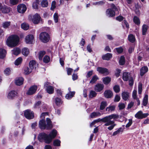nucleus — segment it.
<instances>
[{"instance_id":"obj_1","label":"nucleus","mask_w":149,"mask_h":149,"mask_svg":"<svg viewBox=\"0 0 149 149\" xmlns=\"http://www.w3.org/2000/svg\"><path fill=\"white\" fill-rule=\"evenodd\" d=\"M118 118V116L116 114H113L107 116L105 117L102 118H99L95 120L90 124V126L92 127L96 123L100 122H102L105 123L104 125L105 126H108L113 123V122L111 121V120H115Z\"/></svg>"},{"instance_id":"obj_2","label":"nucleus","mask_w":149,"mask_h":149,"mask_svg":"<svg viewBox=\"0 0 149 149\" xmlns=\"http://www.w3.org/2000/svg\"><path fill=\"white\" fill-rule=\"evenodd\" d=\"M19 41V38L18 36L12 35L8 38L6 43L8 46L12 47L17 46Z\"/></svg>"},{"instance_id":"obj_3","label":"nucleus","mask_w":149,"mask_h":149,"mask_svg":"<svg viewBox=\"0 0 149 149\" xmlns=\"http://www.w3.org/2000/svg\"><path fill=\"white\" fill-rule=\"evenodd\" d=\"M47 113H42L40 116L41 119L39 122V127L41 130H45L47 128V123L45 119V116Z\"/></svg>"},{"instance_id":"obj_4","label":"nucleus","mask_w":149,"mask_h":149,"mask_svg":"<svg viewBox=\"0 0 149 149\" xmlns=\"http://www.w3.org/2000/svg\"><path fill=\"white\" fill-rule=\"evenodd\" d=\"M57 132L56 130H53L50 133L49 135H47V143H49L52 141V139L56 137V135Z\"/></svg>"},{"instance_id":"obj_5","label":"nucleus","mask_w":149,"mask_h":149,"mask_svg":"<svg viewBox=\"0 0 149 149\" xmlns=\"http://www.w3.org/2000/svg\"><path fill=\"white\" fill-rule=\"evenodd\" d=\"M24 115L25 117L29 119L33 118L34 117V114L31 110L27 109L24 111Z\"/></svg>"},{"instance_id":"obj_6","label":"nucleus","mask_w":149,"mask_h":149,"mask_svg":"<svg viewBox=\"0 0 149 149\" xmlns=\"http://www.w3.org/2000/svg\"><path fill=\"white\" fill-rule=\"evenodd\" d=\"M38 139L41 142L47 143V134L44 132L40 133L38 136Z\"/></svg>"},{"instance_id":"obj_7","label":"nucleus","mask_w":149,"mask_h":149,"mask_svg":"<svg viewBox=\"0 0 149 149\" xmlns=\"http://www.w3.org/2000/svg\"><path fill=\"white\" fill-rule=\"evenodd\" d=\"M34 38L33 36L29 34L26 36L25 38V42L27 44H31L33 42Z\"/></svg>"},{"instance_id":"obj_8","label":"nucleus","mask_w":149,"mask_h":149,"mask_svg":"<svg viewBox=\"0 0 149 149\" xmlns=\"http://www.w3.org/2000/svg\"><path fill=\"white\" fill-rule=\"evenodd\" d=\"M37 89V87L36 86H33L29 88L26 92V94L29 95H33L36 93Z\"/></svg>"},{"instance_id":"obj_9","label":"nucleus","mask_w":149,"mask_h":149,"mask_svg":"<svg viewBox=\"0 0 149 149\" xmlns=\"http://www.w3.org/2000/svg\"><path fill=\"white\" fill-rule=\"evenodd\" d=\"M97 70L100 73L103 74L105 75H108L109 73L108 69L105 68L98 67L97 68Z\"/></svg>"},{"instance_id":"obj_10","label":"nucleus","mask_w":149,"mask_h":149,"mask_svg":"<svg viewBox=\"0 0 149 149\" xmlns=\"http://www.w3.org/2000/svg\"><path fill=\"white\" fill-rule=\"evenodd\" d=\"M148 114V113H143L142 112L140 111H139L135 115V117L139 119H141L147 117Z\"/></svg>"},{"instance_id":"obj_11","label":"nucleus","mask_w":149,"mask_h":149,"mask_svg":"<svg viewBox=\"0 0 149 149\" xmlns=\"http://www.w3.org/2000/svg\"><path fill=\"white\" fill-rule=\"evenodd\" d=\"M26 10V7L25 5L21 4L18 5L17 7L18 12L20 13H24Z\"/></svg>"},{"instance_id":"obj_12","label":"nucleus","mask_w":149,"mask_h":149,"mask_svg":"<svg viewBox=\"0 0 149 149\" xmlns=\"http://www.w3.org/2000/svg\"><path fill=\"white\" fill-rule=\"evenodd\" d=\"M40 18V16L38 14L36 13L33 16L31 20L33 23L38 24L39 23Z\"/></svg>"},{"instance_id":"obj_13","label":"nucleus","mask_w":149,"mask_h":149,"mask_svg":"<svg viewBox=\"0 0 149 149\" xmlns=\"http://www.w3.org/2000/svg\"><path fill=\"white\" fill-rule=\"evenodd\" d=\"M39 38L42 42L46 43L47 42V33L46 32L41 33L39 35Z\"/></svg>"},{"instance_id":"obj_14","label":"nucleus","mask_w":149,"mask_h":149,"mask_svg":"<svg viewBox=\"0 0 149 149\" xmlns=\"http://www.w3.org/2000/svg\"><path fill=\"white\" fill-rule=\"evenodd\" d=\"M29 68L32 70H35L38 66L36 61L34 60H32L30 61L29 63Z\"/></svg>"},{"instance_id":"obj_15","label":"nucleus","mask_w":149,"mask_h":149,"mask_svg":"<svg viewBox=\"0 0 149 149\" xmlns=\"http://www.w3.org/2000/svg\"><path fill=\"white\" fill-rule=\"evenodd\" d=\"M104 87V86L102 84H98L95 85L94 89L97 92H100L102 91Z\"/></svg>"},{"instance_id":"obj_16","label":"nucleus","mask_w":149,"mask_h":149,"mask_svg":"<svg viewBox=\"0 0 149 149\" xmlns=\"http://www.w3.org/2000/svg\"><path fill=\"white\" fill-rule=\"evenodd\" d=\"M106 15L109 17H113L115 15V13L111 9L109 8L106 10Z\"/></svg>"},{"instance_id":"obj_17","label":"nucleus","mask_w":149,"mask_h":149,"mask_svg":"<svg viewBox=\"0 0 149 149\" xmlns=\"http://www.w3.org/2000/svg\"><path fill=\"white\" fill-rule=\"evenodd\" d=\"M121 95L123 99L126 101L129 98L130 93L124 91L122 93Z\"/></svg>"},{"instance_id":"obj_18","label":"nucleus","mask_w":149,"mask_h":149,"mask_svg":"<svg viewBox=\"0 0 149 149\" xmlns=\"http://www.w3.org/2000/svg\"><path fill=\"white\" fill-rule=\"evenodd\" d=\"M17 93L15 91H12L8 94L7 97L10 99H13L16 95Z\"/></svg>"},{"instance_id":"obj_19","label":"nucleus","mask_w":149,"mask_h":149,"mask_svg":"<svg viewBox=\"0 0 149 149\" xmlns=\"http://www.w3.org/2000/svg\"><path fill=\"white\" fill-rule=\"evenodd\" d=\"M101 115V113L99 112H93L91 113L90 117L91 118H93L99 117Z\"/></svg>"},{"instance_id":"obj_20","label":"nucleus","mask_w":149,"mask_h":149,"mask_svg":"<svg viewBox=\"0 0 149 149\" xmlns=\"http://www.w3.org/2000/svg\"><path fill=\"white\" fill-rule=\"evenodd\" d=\"M11 8L6 6H3L1 10V11L3 13H8L10 11Z\"/></svg>"},{"instance_id":"obj_21","label":"nucleus","mask_w":149,"mask_h":149,"mask_svg":"<svg viewBox=\"0 0 149 149\" xmlns=\"http://www.w3.org/2000/svg\"><path fill=\"white\" fill-rule=\"evenodd\" d=\"M148 69L147 66H143L140 69V74L141 76H143L146 72H148Z\"/></svg>"},{"instance_id":"obj_22","label":"nucleus","mask_w":149,"mask_h":149,"mask_svg":"<svg viewBox=\"0 0 149 149\" xmlns=\"http://www.w3.org/2000/svg\"><path fill=\"white\" fill-rule=\"evenodd\" d=\"M104 96L107 98H110L113 95L112 92L110 91H106L104 92Z\"/></svg>"},{"instance_id":"obj_23","label":"nucleus","mask_w":149,"mask_h":149,"mask_svg":"<svg viewBox=\"0 0 149 149\" xmlns=\"http://www.w3.org/2000/svg\"><path fill=\"white\" fill-rule=\"evenodd\" d=\"M24 79L22 77H19L17 79L15 83L17 85L20 86L23 84Z\"/></svg>"},{"instance_id":"obj_24","label":"nucleus","mask_w":149,"mask_h":149,"mask_svg":"<svg viewBox=\"0 0 149 149\" xmlns=\"http://www.w3.org/2000/svg\"><path fill=\"white\" fill-rule=\"evenodd\" d=\"M6 53L5 50L3 49L0 48V58H3L5 56Z\"/></svg>"},{"instance_id":"obj_25","label":"nucleus","mask_w":149,"mask_h":149,"mask_svg":"<svg viewBox=\"0 0 149 149\" xmlns=\"http://www.w3.org/2000/svg\"><path fill=\"white\" fill-rule=\"evenodd\" d=\"M75 93L74 91H70V92L66 95L65 97L68 99H70L74 96Z\"/></svg>"},{"instance_id":"obj_26","label":"nucleus","mask_w":149,"mask_h":149,"mask_svg":"<svg viewBox=\"0 0 149 149\" xmlns=\"http://www.w3.org/2000/svg\"><path fill=\"white\" fill-rule=\"evenodd\" d=\"M129 77V74L127 72H124L123 73L122 78L125 81H127L128 80Z\"/></svg>"},{"instance_id":"obj_27","label":"nucleus","mask_w":149,"mask_h":149,"mask_svg":"<svg viewBox=\"0 0 149 149\" xmlns=\"http://www.w3.org/2000/svg\"><path fill=\"white\" fill-rule=\"evenodd\" d=\"M112 57V54L110 53H107L102 56L103 60H109Z\"/></svg>"},{"instance_id":"obj_28","label":"nucleus","mask_w":149,"mask_h":149,"mask_svg":"<svg viewBox=\"0 0 149 149\" xmlns=\"http://www.w3.org/2000/svg\"><path fill=\"white\" fill-rule=\"evenodd\" d=\"M54 87L51 86H47V93L49 94H52L54 93Z\"/></svg>"},{"instance_id":"obj_29","label":"nucleus","mask_w":149,"mask_h":149,"mask_svg":"<svg viewBox=\"0 0 149 149\" xmlns=\"http://www.w3.org/2000/svg\"><path fill=\"white\" fill-rule=\"evenodd\" d=\"M148 95L146 94L143 98V101L142 104L144 106H146L147 105L148 102Z\"/></svg>"},{"instance_id":"obj_30","label":"nucleus","mask_w":149,"mask_h":149,"mask_svg":"<svg viewBox=\"0 0 149 149\" xmlns=\"http://www.w3.org/2000/svg\"><path fill=\"white\" fill-rule=\"evenodd\" d=\"M115 109V106L114 105L109 106L106 109V111H108L109 112L111 113L114 111Z\"/></svg>"},{"instance_id":"obj_31","label":"nucleus","mask_w":149,"mask_h":149,"mask_svg":"<svg viewBox=\"0 0 149 149\" xmlns=\"http://www.w3.org/2000/svg\"><path fill=\"white\" fill-rule=\"evenodd\" d=\"M22 53L23 55L26 56L29 54V52L27 48L24 47L22 49Z\"/></svg>"},{"instance_id":"obj_32","label":"nucleus","mask_w":149,"mask_h":149,"mask_svg":"<svg viewBox=\"0 0 149 149\" xmlns=\"http://www.w3.org/2000/svg\"><path fill=\"white\" fill-rule=\"evenodd\" d=\"M55 103L57 106H60L63 103L61 99L58 97H56L55 99Z\"/></svg>"},{"instance_id":"obj_33","label":"nucleus","mask_w":149,"mask_h":149,"mask_svg":"<svg viewBox=\"0 0 149 149\" xmlns=\"http://www.w3.org/2000/svg\"><path fill=\"white\" fill-rule=\"evenodd\" d=\"M97 94V93L95 91L91 90L90 91L89 96L90 98H93L95 97Z\"/></svg>"},{"instance_id":"obj_34","label":"nucleus","mask_w":149,"mask_h":149,"mask_svg":"<svg viewBox=\"0 0 149 149\" xmlns=\"http://www.w3.org/2000/svg\"><path fill=\"white\" fill-rule=\"evenodd\" d=\"M110 78L107 77L103 78V81L104 83L106 84H108L111 81Z\"/></svg>"},{"instance_id":"obj_35","label":"nucleus","mask_w":149,"mask_h":149,"mask_svg":"<svg viewBox=\"0 0 149 149\" xmlns=\"http://www.w3.org/2000/svg\"><path fill=\"white\" fill-rule=\"evenodd\" d=\"M52 127L53 126L51 120L47 118V129H51Z\"/></svg>"},{"instance_id":"obj_36","label":"nucleus","mask_w":149,"mask_h":149,"mask_svg":"<svg viewBox=\"0 0 149 149\" xmlns=\"http://www.w3.org/2000/svg\"><path fill=\"white\" fill-rule=\"evenodd\" d=\"M12 52L13 54L14 55H17L20 53V50L19 48H16L13 49Z\"/></svg>"},{"instance_id":"obj_37","label":"nucleus","mask_w":149,"mask_h":149,"mask_svg":"<svg viewBox=\"0 0 149 149\" xmlns=\"http://www.w3.org/2000/svg\"><path fill=\"white\" fill-rule=\"evenodd\" d=\"M148 26L144 24L142 26V34L145 35L147 30Z\"/></svg>"},{"instance_id":"obj_38","label":"nucleus","mask_w":149,"mask_h":149,"mask_svg":"<svg viewBox=\"0 0 149 149\" xmlns=\"http://www.w3.org/2000/svg\"><path fill=\"white\" fill-rule=\"evenodd\" d=\"M98 79V78L96 75L94 76L90 81V83L93 84Z\"/></svg>"},{"instance_id":"obj_39","label":"nucleus","mask_w":149,"mask_h":149,"mask_svg":"<svg viewBox=\"0 0 149 149\" xmlns=\"http://www.w3.org/2000/svg\"><path fill=\"white\" fill-rule=\"evenodd\" d=\"M24 73L26 74H30L32 72V70L29 68L28 67H26L24 69Z\"/></svg>"},{"instance_id":"obj_40","label":"nucleus","mask_w":149,"mask_h":149,"mask_svg":"<svg viewBox=\"0 0 149 149\" xmlns=\"http://www.w3.org/2000/svg\"><path fill=\"white\" fill-rule=\"evenodd\" d=\"M133 21L134 23L136 24L139 25L140 23V21L139 18L136 16L134 17L133 18Z\"/></svg>"},{"instance_id":"obj_41","label":"nucleus","mask_w":149,"mask_h":149,"mask_svg":"<svg viewBox=\"0 0 149 149\" xmlns=\"http://www.w3.org/2000/svg\"><path fill=\"white\" fill-rule=\"evenodd\" d=\"M107 106V103L106 101H102L101 102L100 107V109L101 110H103Z\"/></svg>"},{"instance_id":"obj_42","label":"nucleus","mask_w":149,"mask_h":149,"mask_svg":"<svg viewBox=\"0 0 149 149\" xmlns=\"http://www.w3.org/2000/svg\"><path fill=\"white\" fill-rule=\"evenodd\" d=\"M128 40H129L132 42H133L135 41V38L134 36L132 34H130V35L128 37Z\"/></svg>"},{"instance_id":"obj_43","label":"nucleus","mask_w":149,"mask_h":149,"mask_svg":"<svg viewBox=\"0 0 149 149\" xmlns=\"http://www.w3.org/2000/svg\"><path fill=\"white\" fill-rule=\"evenodd\" d=\"M22 59L21 57H19L17 58L15 61V65H18L21 64L22 62Z\"/></svg>"},{"instance_id":"obj_44","label":"nucleus","mask_w":149,"mask_h":149,"mask_svg":"<svg viewBox=\"0 0 149 149\" xmlns=\"http://www.w3.org/2000/svg\"><path fill=\"white\" fill-rule=\"evenodd\" d=\"M46 52L44 51H40L39 53L38 58L40 60H42V58L44 55L45 54Z\"/></svg>"},{"instance_id":"obj_45","label":"nucleus","mask_w":149,"mask_h":149,"mask_svg":"<svg viewBox=\"0 0 149 149\" xmlns=\"http://www.w3.org/2000/svg\"><path fill=\"white\" fill-rule=\"evenodd\" d=\"M10 22H5L3 23L2 26L4 28H7L10 26Z\"/></svg>"},{"instance_id":"obj_46","label":"nucleus","mask_w":149,"mask_h":149,"mask_svg":"<svg viewBox=\"0 0 149 149\" xmlns=\"http://www.w3.org/2000/svg\"><path fill=\"white\" fill-rule=\"evenodd\" d=\"M21 28L24 30H27L29 28V25L26 23H23L21 25Z\"/></svg>"},{"instance_id":"obj_47","label":"nucleus","mask_w":149,"mask_h":149,"mask_svg":"<svg viewBox=\"0 0 149 149\" xmlns=\"http://www.w3.org/2000/svg\"><path fill=\"white\" fill-rule=\"evenodd\" d=\"M54 19L55 23H56L58 22V15L57 13H55L53 16Z\"/></svg>"},{"instance_id":"obj_48","label":"nucleus","mask_w":149,"mask_h":149,"mask_svg":"<svg viewBox=\"0 0 149 149\" xmlns=\"http://www.w3.org/2000/svg\"><path fill=\"white\" fill-rule=\"evenodd\" d=\"M125 58L123 56L120 57V60H119V63L120 65H123L125 63Z\"/></svg>"},{"instance_id":"obj_49","label":"nucleus","mask_w":149,"mask_h":149,"mask_svg":"<svg viewBox=\"0 0 149 149\" xmlns=\"http://www.w3.org/2000/svg\"><path fill=\"white\" fill-rule=\"evenodd\" d=\"M113 89L114 91L116 93H118L120 92V88L119 86L116 85L115 86L113 87Z\"/></svg>"},{"instance_id":"obj_50","label":"nucleus","mask_w":149,"mask_h":149,"mask_svg":"<svg viewBox=\"0 0 149 149\" xmlns=\"http://www.w3.org/2000/svg\"><path fill=\"white\" fill-rule=\"evenodd\" d=\"M61 141L58 139L55 140L54 141V145L55 146H60Z\"/></svg>"},{"instance_id":"obj_51","label":"nucleus","mask_w":149,"mask_h":149,"mask_svg":"<svg viewBox=\"0 0 149 149\" xmlns=\"http://www.w3.org/2000/svg\"><path fill=\"white\" fill-rule=\"evenodd\" d=\"M138 93L139 94H141V93L142 89V84L141 83H139L138 85Z\"/></svg>"},{"instance_id":"obj_52","label":"nucleus","mask_w":149,"mask_h":149,"mask_svg":"<svg viewBox=\"0 0 149 149\" xmlns=\"http://www.w3.org/2000/svg\"><path fill=\"white\" fill-rule=\"evenodd\" d=\"M105 2V1H102L94 3V4L95 5H101L104 4Z\"/></svg>"},{"instance_id":"obj_53","label":"nucleus","mask_w":149,"mask_h":149,"mask_svg":"<svg viewBox=\"0 0 149 149\" xmlns=\"http://www.w3.org/2000/svg\"><path fill=\"white\" fill-rule=\"evenodd\" d=\"M10 1L11 4L14 5L18 3L19 0H10Z\"/></svg>"},{"instance_id":"obj_54","label":"nucleus","mask_w":149,"mask_h":149,"mask_svg":"<svg viewBox=\"0 0 149 149\" xmlns=\"http://www.w3.org/2000/svg\"><path fill=\"white\" fill-rule=\"evenodd\" d=\"M111 121L113 122V123L111 124L110 125H111V126L108 127L107 128L109 130H112L114 128V127L116 125V124H114V121L113 120H111Z\"/></svg>"},{"instance_id":"obj_55","label":"nucleus","mask_w":149,"mask_h":149,"mask_svg":"<svg viewBox=\"0 0 149 149\" xmlns=\"http://www.w3.org/2000/svg\"><path fill=\"white\" fill-rule=\"evenodd\" d=\"M56 2L55 1H53L52 2L51 9L53 10L56 8Z\"/></svg>"},{"instance_id":"obj_56","label":"nucleus","mask_w":149,"mask_h":149,"mask_svg":"<svg viewBox=\"0 0 149 149\" xmlns=\"http://www.w3.org/2000/svg\"><path fill=\"white\" fill-rule=\"evenodd\" d=\"M115 49L116 50L117 52L119 54L121 53L123 51V49L121 47L116 48Z\"/></svg>"},{"instance_id":"obj_57","label":"nucleus","mask_w":149,"mask_h":149,"mask_svg":"<svg viewBox=\"0 0 149 149\" xmlns=\"http://www.w3.org/2000/svg\"><path fill=\"white\" fill-rule=\"evenodd\" d=\"M122 130V128H119L117 130L114 132L113 134V136H114L117 134H119L120 132H121V130Z\"/></svg>"},{"instance_id":"obj_58","label":"nucleus","mask_w":149,"mask_h":149,"mask_svg":"<svg viewBox=\"0 0 149 149\" xmlns=\"http://www.w3.org/2000/svg\"><path fill=\"white\" fill-rule=\"evenodd\" d=\"M4 73L6 75H9L11 72V70L9 68H6L4 71Z\"/></svg>"},{"instance_id":"obj_59","label":"nucleus","mask_w":149,"mask_h":149,"mask_svg":"<svg viewBox=\"0 0 149 149\" xmlns=\"http://www.w3.org/2000/svg\"><path fill=\"white\" fill-rule=\"evenodd\" d=\"M38 3L35 2L33 3L32 4V7L34 9H37L38 8Z\"/></svg>"},{"instance_id":"obj_60","label":"nucleus","mask_w":149,"mask_h":149,"mask_svg":"<svg viewBox=\"0 0 149 149\" xmlns=\"http://www.w3.org/2000/svg\"><path fill=\"white\" fill-rule=\"evenodd\" d=\"M137 94V91L136 90H134L133 91L132 93V97L134 99H136L137 98L136 96Z\"/></svg>"},{"instance_id":"obj_61","label":"nucleus","mask_w":149,"mask_h":149,"mask_svg":"<svg viewBox=\"0 0 149 149\" xmlns=\"http://www.w3.org/2000/svg\"><path fill=\"white\" fill-rule=\"evenodd\" d=\"M118 107L120 109H122L125 108V106L124 103H120L118 105Z\"/></svg>"},{"instance_id":"obj_62","label":"nucleus","mask_w":149,"mask_h":149,"mask_svg":"<svg viewBox=\"0 0 149 149\" xmlns=\"http://www.w3.org/2000/svg\"><path fill=\"white\" fill-rule=\"evenodd\" d=\"M132 123V120L130 119L129 120V122L125 126L126 127H128L130 126Z\"/></svg>"},{"instance_id":"obj_63","label":"nucleus","mask_w":149,"mask_h":149,"mask_svg":"<svg viewBox=\"0 0 149 149\" xmlns=\"http://www.w3.org/2000/svg\"><path fill=\"white\" fill-rule=\"evenodd\" d=\"M47 5V2L46 0H43L41 2V5L43 7H46Z\"/></svg>"},{"instance_id":"obj_64","label":"nucleus","mask_w":149,"mask_h":149,"mask_svg":"<svg viewBox=\"0 0 149 149\" xmlns=\"http://www.w3.org/2000/svg\"><path fill=\"white\" fill-rule=\"evenodd\" d=\"M120 96L118 95H116L115 97L114 101L116 102H118L120 101Z\"/></svg>"}]
</instances>
